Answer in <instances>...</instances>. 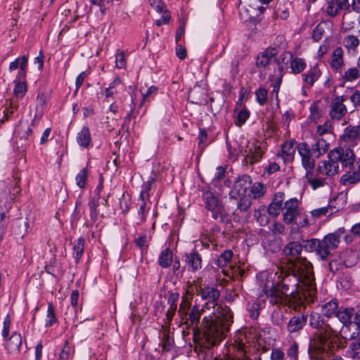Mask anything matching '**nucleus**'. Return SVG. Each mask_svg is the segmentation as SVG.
Segmentation results:
<instances>
[{
	"mask_svg": "<svg viewBox=\"0 0 360 360\" xmlns=\"http://www.w3.org/2000/svg\"><path fill=\"white\" fill-rule=\"evenodd\" d=\"M186 263L191 271H195L202 266V259L200 256L195 252L191 253L186 257Z\"/></svg>",
	"mask_w": 360,
	"mask_h": 360,
	"instance_id": "28",
	"label": "nucleus"
},
{
	"mask_svg": "<svg viewBox=\"0 0 360 360\" xmlns=\"http://www.w3.org/2000/svg\"><path fill=\"white\" fill-rule=\"evenodd\" d=\"M342 77L347 82L356 80L360 77V70L358 67L349 68L345 72Z\"/></svg>",
	"mask_w": 360,
	"mask_h": 360,
	"instance_id": "40",
	"label": "nucleus"
},
{
	"mask_svg": "<svg viewBox=\"0 0 360 360\" xmlns=\"http://www.w3.org/2000/svg\"><path fill=\"white\" fill-rule=\"evenodd\" d=\"M310 115L309 117L311 120L316 121L317 119H319L321 115V112L319 108V103L317 101H314L310 106Z\"/></svg>",
	"mask_w": 360,
	"mask_h": 360,
	"instance_id": "49",
	"label": "nucleus"
},
{
	"mask_svg": "<svg viewBox=\"0 0 360 360\" xmlns=\"http://www.w3.org/2000/svg\"><path fill=\"white\" fill-rule=\"evenodd\" d=\"M286 357L285 360H298L299 345L295 341L291 342L285 349Z\"/></svg>",
	"mask_w": 360,
	"mask_h": 360,
	"instance_id": "30",
	"label": "nucleus"
},
{
	"mask_svg": "<svg viewBox=\"0 0 360 360\" xmlns=\"http://www.w3.org/2000/svg\"><path fill=\"white\" fill-rule=\"evenodd\" d=\"M294 143L292 141L283 143L281 147L282 153L286 156L288 159H292L295 151L293 147Z\"/></svg>",
	"mask_w": 360,
	"mask_h": 360,
	"instance_id": "44",
	"label": "nucleus"
},
{
	"mask_svg": "<svg viewBox=\"0 0 360 360\" xmlns=\"http://www.w3.org/2000/svg\"><path fill=\"white\" fill-rule=\"evenodd\" d=\"M200 295L202 300H207L206 303L214 302L220 297L219 291L212 287H207L200 290Z\"/></svg>",
	"mask_w": 360,
	"mask_h": 360,
	"instance_id": "24",
	"label": "nucleus"
},
{
	"mask_svg": "<svg viewBox=\"0 0 360 360\" xmlns=\"http://www.w3.org/2000/svg\"><path fill=\"white\" fill-rule=\"evenodd\" d=\"M321 75V71L317 66L311 68L307 73L302 75L303 81L309 86H312Z\"/></svg>",
	"mask_w": 360,
	"mask_h": 360,
	"instance_id": "26",
	"label": "nucleus"
},
{
	"mask_svg": "<svg viewBox=\"0 0 360 360\" xmlns=\"http://www.w3.org/2000/svg\"><path fill=\"white\" fill-rule=\"evenodd\" d=\"M173 261V252L171 249H165L159 256V264L162 268L169 267Z\"/></svg>",
	"mask_w": 360,
	"mask_h": 360,
	"instance_id": "29",
	"label": "nucleus"
},
{
	"mask_svg": "<svg viewBox=\"0 0 360 360\" xmlns=\"http://www.w3.org/2000/svg\"><path fill=\"white\" fill-rule=\"evenodd\" d=\"M299 155L301 157V163L307 175H310L311 171H314L315 159L312 157V151L309 145L305 143H300L296 147Z\"/></svg>",
	"mask_w": 360,
	"mask_h": 360,
	"instance_id": "10",
	"label": "nucleus"
},
{
	"mask_svg": "<svg viewBox=\"0 0 360 360\" xmlns=\"http://www.w3.org/2000/svg\"><path fill=\"white\" fill-rule=\"evenodd\" d=\"M72 356L73 352L71 347L68 345V343L66 342L59 354V360H70Z\"/></svg>",
	"mask_w": 360,
	"mask_h": 360,
	"instance_id": "47",
	"label": "nucleus"
},
{
	"mask_svg": "<svg viewBox=\"0 0 360 360\" xmlns=\"http://www.w3.org/2000/svg\"><path fill=\"white\" fill-rule=\"evenodd\" d=\"M252 184L251 177L248 174L239 176L235 181L233 186L230 191L231 198L237 199L238 196L246 195L248 189Z\"/></svg>",
	"mask_w": 360,
	"mask_h": 360,
	"instance_id": "11",
	"label": "nucleus"
},
{
	"mask_svg": "<svg viewBox=\"0 0 360 360\" xmlns=\"http://www.w3.org/2000/svg\"><path fill=\"white\" fill-rule=\"evenodd\" d=\"M11 326V316L7 314L4 321L1 335L5 341V349L9 355L14 356L20 352L22 340L20 333L16 331L13 332L12 335L9 336Z\"/></svg>",
	"mask_w": 360,
	"mask_h": 360,
	"instance_id": "6",
	"label": "nucleus"
},
{
	"mask_svg": "<svg viewBox=\"0 0 360 360\" xmlns=\"http://www.w3.org/2000/svg\"><path fill=\"white\" fill-rule=\"evenodd\" d=\"M193 295L186 290L181 297L178 310L181 323L193 330L195 337L201 339L205 347L219 345L226 337L233 323V313L230 308L223 304H216L214 311L205 316L200 321L201 316L207 307L205 303L200 307L196 303L192 306Z\"/></svg>",
	"mask_w": 360,
	"mask_h": 360,
	"instance_id": "1",
	"label": "nucleus"
},
{
	"mask_svg": "<svg viewBox=\"0 0 360 360\" xmlns=\"http://www.w3.org/2000/svg\"><path fill=\"white\" fill-rule=\"evenodd\" d=\"M233 257V252L226 249L221 255L218 257L217 260V264L220 267H224L227 265L229 262H230L231 258Z\"/></svg>",
	"mask_w": 360,
	"mask_h": 360,
	"instance_id": "41",
	"label": "nucleus"
},
{
	"mask_svg": "<svg viewBox=\"0 0 360 360\" xmlns=\"http://www.w3.org/2000/svg\"><path fill=\"white\" fill-rule=\"evenodd\" d=\"M281 210H283V207L271 202L266 211L269 215L276 217L279 215Z\"/></svg>",
	"mask_w": 360,
	"mask_h": 360,
	"instance_id": "54",
	"label": "nucleus"
},
{
	"mask_svg": "<svg viewBox=\"0 0 360 360\" xmlns=\"http://www.w3.org/2000/svg\"><path fill=\"white\" fill-rule=\"evenodd\" d=\"M88 176V172L87 169H83L77 176L76 181L77 186L81 188H84L86 186V180Z\"/></svg>",
	"mask_w": 360,
	"mask_h": 360,
	"instance_id": "48",
	"label": "nucleus"
},
{
	"mask_svg": "<svg viewBox=\"0 0 360 360\" xmlns=\"http://www.w3.org/2000/svg\"><path fill=\"white\" fill-rule=\"evenodd\" d=\"M359 44V38L353 34L347 35L343 39V45L348 51H355Z\"/></svg>",
	"mask_w": 360,
	"mask_h": 360,
	"instance_id": "33",
	"label": "nucleus"
},
{
	"mask_svg": "<svg viewBox=\"0 0 360 360\" xmlns=\"http://www.w3.org/2000/svg\"><path fill=\"white\" fill-rule=\"evenodd\" d=\"M307 67V64L302 58H295L290 60V68L294 74L302 72Z\"/></svg>",
	"mask_w": 360,
	"mask_h": 360,
	"instance_id": "35",
	"label": "nucleus"
},
{
	"mask_svg": "<svg viewBox=\"0 0 360 360\" xmlns=\"http://www.w3.org/2000/svg\"><path fill=\"white\" fill-rule=\"evenodd\" d=\"M115 63L116 67L118 68H124L126 67L127 61L124 51H121L117 54Z\"/></svg>",
	"mask_w": 360,
	"mask_h": 360,
	"instance_id": "59",
	"label": "nucleus"
},
{
	"mask_svg": "<svg viewBox=\"0 0 360 360\" xmlns=\"http://www.w3.org/2000/svg\"><path fill=\"white\" fill-rule=\"evenodd\" d=\"M342 139L349 143H355L360 140V125H349L344 131Z\"/></svg>",
	"mask_w": 360,
	"mask_h": 360,
	"instance_id": "20",
	"label": "nucleus"
},
{
	"mask_svg": "<svg viewBox=\"0 0 360 360\" xmlns=\"http://www.w3.org/2000/svg\"><path fill=\"white\" fill-rule=\"evenodd\" d=\"M268 91L264 88H259L255 92L257 101L261 105H264L267 101Z\"/></svg>",
	"mask_w": 360,
	"mask_h": 360,
	"instance_id": "46",
	"label": "nucleus"
},
{
	"mask_svg": "<svg viewBox=\"0 0 360 360\" xmlns=\"http://www.w3.org/2000/svg\"><path fill=\"white\" fill-rule=\"evenodd\" d=\"M339 308L338 301L333 299L321 305V312L325 317L331 318L335 316Z\"/></svg>",
	"mask_w": 360,
	"mask_h": 360,
	"instance_id": "23",
	"label": "nucleus"
},
{
	"mask_svg": "<svg viewBox=\"0 0 360 360\" xmlns=\"http://www.w3.org/2000/svg\"><path fill=\"white\" fill-rule=\"evenodd\" d=\"M281 252V262L285 264L287 267L292 272L302 274L304 277L309 279L312 271L309 268V262L300 257L302 249H280Z\"/></svg>",
	"mask_w": 360,
	"mask_h": 360,
	"instance_id": "5",
	"label": "nucleus"
},
{
	"mask_svg": "<svg viewBox=\"0 0 360 360\" xmlns=\"http://www.w3.org/2000/svg\"><path fill=\"white\" fill-rule=\"evenodd\" d=\"M29 56L25 55L22 57L16 58L14 61L11 62L9 65V70L14 71L20 68V71L17 75L19 80L24 79L26 76V70L27 68Z\"/></svg>",
	"mask_w": 360,
	"mask_h": 360,
	"instance_id": "16",
	"label": "nucleus"
},
{
	"mask_svg": "<svg viewBox=\"0 0 360 360\" xmlns=\"http://www.w3.org/2000/svg\"><path fill=\"white\" fill-rule=\"evenodd\" d=\"M289 280L284 279L280 285H273L268 288L266 285L264 292L272 304H285L292 299L307 302H312L316 292L315 283H288Z\"/></svg>",
	"mask_w": 360,
	"mask_h": 360,
	"instance_id": "2",
	"label": "nucleus"
},
{
	"mask_svg": "<svg viewBox=\"0 0 360 360\" xmlns=\"http://www.w3.org/2000/svg\"><path fill=\"white\" fill-rule=\"evenodd\" d=\"M277 55V50L274 48L267 49L260 53L257 58L256 65L259 68H273L275 70L274 75H269V79L271 82V85L274 87L273 91L278 93L283 77L284 66L280 65V62L275 60V56Z\"/></svg>",
	"mask_w": 360,
	"mask_h": 360,
	"instance_id": "4",
	"label": "nucleus"
},
{
	"mask_svg": "<svg viewBox=\"0 0 360 360\" xmlns=\"http://www.w3.org/2000/svg\"><path fill=\"white\" fill-rule=\"evenodd\" d=\"M360 181V171L358 166L352 168L341 176L340 183L344 186L355 184Z\"/></svg>",
	"mask_w": 360,
	"mask_h": 360,
	"instance_id": "19",
	"label": "nucleus"
},
{
	"mask_svg": "<svg viewBox=\"0 0 360 360\" xmlns=\"http://www.w3.org/2000/svg\"><path fill=\"white\" fill-rule=\"evenodd\" d=\"M259 304L257 302H249L247 304V310L252 319H257L259 315Z\"/></svg>",
	"mask_w": 360,
	"mask_h": 360,
	"instance_id": "43",
	"label": "nucleus"
},
{
	"mask_svg": "<svg viewBox=\"0 0 360 360\" xmlns=\"http://www.w3.org/2000/svg\"><path fill=\"white\" fill-rule=\"evenodd\" d=\"M266 212V210L264 207H260L255 211L254 217L261 226H266L269 224V219Z\"/></svg>",
	"mask_w": 360,
	"mask_h": 360,
	"instance_id": "36",
	"label": "nucleus"
},
{
	"mask_svg": "<svg viewBox=\"0 0 360 360\" xmlns=\"http://www.w3.org/2000/svg\"><path fill=\"white\" fill-rule=\"evenodd\" d=\"M266 193L265 186L260 182L255 183L251 187L250 193L254 199H257L262 197Z\"/></svg>",
	"mask_w": 360,
	"mask_h": 360,
	"instance_id": "37",
	"label": "nucleus"
},
{
	"mask_svg": "<svg viewBox=\"0 0 360 360\" xmlns=\"http://www.w3.org/2000/svg\"><path fill=\"white\" fill-rule=\"evenodd\" d=\"M293 275L287 276L284 279L289 280L288 283H314L313 275L311 274L309 279L304 277L302 274H299L297 272H293Z\"/></svg>",
	"mask_w": 360,
	"mask_h": 360,
	"instance_id": "31",
	"label": "nucleus"
},
{
	"mask_svg": "<svg viewBox=\"0 0 360 360\" xmlns=\"http://www.w3.org/2000/svg\"><path fill=\"white\" fill-rule=\"evenodd\" d=\"M158 89L154 86H151L149 89H147L146 92H143L142 89L141 91L142 93V101L141 102V105H143V103L147 101L148 98L152 95L155 94L157 93Z\"/></svg>",
	"mask_w": 360,
	"mask_h": 360,
	"instance_id": "62",
	"label": "nucleus"
},
{
	"mask_svg": "<svg viewBox=\"0 0 360 360\" xmlns=\"http://www.w3.org/2000/svg\"><path fill=\"white\" fill-rule=\"evenodd\" d=\"M330 65L332 69L338 71L344 65V52L341 47H337L331 55Z\"/></svg>",
	"mask_w": 360,
	"mask_h": 360,
	"instance_id": "21",
	"label": "nucleus"
},
{
	"mask_svg": "<svg viewBox=\"0 0 360 360\" xmlns=\"http://www.w3.org/2000/svg\"><path fill=\"white\" fill-rule=\"evenodd\" d=\"M98 205V201L92 198L89 202V207L90 208L91 218L92 220L96 221L98 217L97 207Z\"/></svg>",
	"mask_w": 360,
	"mask_h": 360,
	"instance_id": "53",
	"label": "nucleus"
},
{
	"mask_svg": "<svg viewBox=\"0 0 360 360\" xmlns=\"http://www.w3.org/2000/svg\"><path fill=\"white\" fill-rule=\"evenodd\" d=\"M345 101L342 96H335L332 98L330 117L333 120H340L347 114V109L344 103Z\"/></svg>",
	"mask_w": 360,
	"mask_h": 360,
	"instance_id": "12",
	"label": "nucleus"
},
{
	"mask_svg": "<svg viewBox=\"0 0 360 360\" xmlns=\"http://www.w3.org/2000/svg\"><path fill=\"white\" fill-rule=\"evenodd\" d=\"M179 299V292H169L167 303L169 305V308L176 309L177 302Z\"/></svg>",
	"mask_w": 360,
	"mask_h": 360,
	"instance_id": "55",
	"label": "nucleus"
},
{
	"mask_svg": "<svg viewBox=\"0 0 360 360\" xmlns=\"http://www.w3.org/2000/svg\"><path fill=\"white\" fill-rule=\"evenodd\" d=\"M29 223L25 219H18L14 226V232L22 238L27 233Z\"/></svg>",
	"mask_w": 360,
	"mask_h": 360,
	"instance_id": "34",
	"label": "nucleus"
},
{
	"mask_svg": "<svg viewBox=\"0 0 360 360\" xmlns=\"http://www.w3.org/2000/svg\"><path fill=\"white\" fill-rule=\"evenodd\" d=\"M323 328L320 331H316L314 335L321 346L330 348L338 338L340 324L336 321V324L330 323Z\"/></svg>",
	"mask_w": 360,
	"mask_h": 360,
	"instance_id": "8",
	"label": "nucleus"
},
{
	"mask_svg": "<svg viewBox=\"0 0 360 360\" xmlns=\"http://www.w3.org/2000/svg\"><path fill=\"white\" fill-rule=\"evenodd\" d=\"M314 171H311L310 175L305 174V178L307 179L309 184L313 189H316L322 187L325 184V179L321 177H313Z\"/></svg>",
	"mask_w": 360,
	"mask_h": 360,
	"instance_id": "39",
	"label": "nucleus"
},
{
	"mask_svg": "<svg viewBox=\"0 0 360 360\" xmlns=\"http://www.w3.org/2000/svg\"><path fill=\"white\" fill-rule=\"evenodd\" d=\"M325 32L324 27L321 23L318 24L312 33V38L315 41H319L321 39L323 34Z\"/></svg>",
	"mask_w": 360,
	"mask_h": 360,
	"instance_id": "51",
	"label": "nucleus"
},
{
	"mask_svg": "<svg viewBox=\"0 0 360 360\" xmlns=\"http://www.w3.org/2000/svg\"><path fill=\"white\" fill-rule=\"evenodd\" d=\"M300 201L293 198L286 200L283 207V221L286 224H291L300 214Z\"/></svg>",
	"mask_w": 360,
	"mask_h": 360,
	"instance_id": "13",
	"label": "nucleus"
},
{
	"mask_svg": "<svg viewBox=\"0 0 360 360\" xmlns=\"http://www.w3.org/2000/svg\"><path fill=\"white\" fill-rule=\"evenodd\" d=\"M354 314V309L352 307L339 308L335 317L338 319L343 326H349L352 324V318Z\"/></svg>",
	"mask_w": 360,
	"mask_h": 360,
	"instance_id": "18",
	"label": "nucleus"
},
{
	"mask_svg": "<svg viewBox=\"0 0 360 360\" xmlns=\"http://www.w3.org/2000/svg\"><path fill=\"white\" fill-rule=\"evenodd\" d=\"M335 207H333L329 205L328 207H323L318 209H315L311 211L312 216H314L316 218H319L321 216L326 215L329 212L330 214H333L335 211Z\"/></svg>",
	"mask_w": 360,
	"mask_h": 360,
	"instance_id": "45",
	"label": "nucleus"
},
{
	"mask_svg": "<svg viewBox=\"0 0 360 360\" xmlns=\"http://www.w3.org/2000/svg\"><path fill=\"white\" fill-rule=\"evenodd\" d=\"M328 149L329 144L323 138L318 139L316 142L310 148L317 158L326 153Z\"/></svg>",
	"mask_w": 360,
	"mask_h": 360,
	"instance_id": "25",
	"label": "nucleus"
},
{
	"mask_svg": "<svg viewBox=\"0 0 360 360\" xmlns=\"http://www.w3.org/2000/svg\"><path fill=\"white\" fill-rule=\"evenodd\" d=\"M340 11V8H339V7H338V5L336 4H335L334 0L331 1L329 3V4L326 8V12H327L328 15L331 17L336 16L338 14Z\"/></svg>",
	"mask_w": 360,
	"mask_h": 360,
	"instance_id": "57",
	"label": "nucleus"
},
{
	"mask_svg": "<svg viewBox=\"0 0 360 360\" xmlns=\"http://www.w3.org/2000/svg\"><path fill=\"white\" fill-rule=\"evenodd\" d=\"M236 200H238L237 202V210H240V212L248 211L252 204L250 196L247 195L238 196Z\"/></svg>",
	"mask_w": 360,
	"mask_h": 360,
	"instance_id": "38",
	"label": "nucleus"
},
{
	"mask_svg": "<svg viewBox=\"0 0 360 360\" xmlns=\"http://www.w3.org/2000/svg\"><path fill=\"white\" fill-rule=\"evenodd\" d=\"M244 162L245 164L253 165L259 161L263 155V150L260 146H254L250 147L248 150H245Z\"/></svg>",
	"mask_w": 360,
	"mask_h": 360,
	"instance_id": "17",
	"label": "nucleus"
},
{
	"mask_svg": "<svg viewBox=\"0 0 360 360\" xmlns=\"http://www.w3.org/2000/svg\"><path fill=\"white\" fill-rule=\"evenodd\" d=\"M328 158L335 164L340 162L343 167H347L354 165L355 155L350 148H336L328 153Z\"/></svg>",
	"mask_w": 360,
	"mask_h": 360,
	"instance_id": "9",
	"label": "nucleus"
},
{
	"mask_svg": "<svg viewBox=\"0 0 360 360\" xmlns=\"http://www.w3.org/2000/svg\"><path fill=\"white\" fill-rule=\"evenodd\" d=\"M27 92V85L25 82H18L15 84L14 94L16 97L22 98Z\"/></svg>",
	"mask_w": 360,
	"mask_h": 360,
	"instance_id": "50",
	"label": "nucleus"
},
{
	"mask_svg": "<svg viewBox=\"0 0 360 360\" xmlns=\"http://www.w3.org/2000/svg\"><path fill=\"white\" fill-rule=\"evenodd\" d=\"M330 323L328 321L325 320L323 316L319 313L311 312L309 315V324L312 328L316 329V331H320L324 328L323 327Z\"/></svg>",
	"mask_w": 360,
	"mask_h": 360,
	"instance_id": "22",
	"label": "nucleus"
},
{
	"mask_svg": "<svg viewBox=\"0 0 360 360\" xmlns=\"http://www.w3.org/2000/svg\"><path fill=\"white\" fill-rule=\"evenodd\" d=\"M150 5L158 13H162L165 11V4L161 0H150Z\"/></svg>",
	"mask_w": 360,
	"mask_h": 360,
	"instance_id": "58",
	"label": "nucleus"
},
{
	"mask_svg": "<svg viewBox=\"0 0 360 360\" xmlns=\"http://www.w3.org/2000/svg\"><path fill=\"white\" fill-rule=\"evenodd\" d=\"M270 358L271 360H285V353L280 348L273 349Z\"/></svg>",
	"mask_w": 360,
	"mask_h": 360,
	"instance_id": "60",
	"label": "nucleus"
},
{
	"mask_svg": "<svg viewBox=\"0 0 360 360\" xmlns=\"http://www.w3.org/2000/svg\"><path fill=\"white\" fill-rule=\"evenodd\" d=\"M149 200V194H146L145 193H141L139 196V200L141 202L139 203L140 207L138 212V215L139 217V220L141 223H143L146 220V216L148 213L149 207L147 208V202L146 200Z\"/></svg>",
	"mask_w": 360,
	"mask_h": 360,
	"instance_id": "27",
	"label": "nucleus"
},
{
	"mask_svg": "<svg viewBox=\"0 0 360 360\" xmlns=\"http://www.w3.org/2000/svg\"><path fill=\"white\" fill-rule=\"evenodd\" d=\"M77 139L78 143L81 146L87 148L91 143V134L89 128L86 127H83L78 134Z\"/></svg>",
	"mask_w": 360,
	"mask_h": 360,
	"instance_id": "32",
	"label": "nucleus"
},
{
	"mask_svg": "<svg viewBox=\"0 0 360 360\" xmlns=\"http://www.w3.org/2000/svg\"><path fill=\"white\" fill-rule=\"evenodd\" d=\"M250 115L247 110H242L238 114V125H241L245 122Z\"/></svg>",
	"mask_w": 360,
	"mask_h": 360,
	"instance_id": "63",
	"label": "nucleus"
},
{
	"mask_svg": "<svg viewBox=\"0 0 360 360\" xmlns=\"http://www.w3.org/2000/svg\"><path fill=\"white\" fill-rule=\"evenodd\" d=\"M307 322V315L298 314L292 316L287 323L286 328L290 334H298L304 328Z\"/></svg>",
	"mask_w": 360,
	"mask_h": 360,
	"instance_id": "14",
	"label": "nucleus"
},
{
	"mask_svg": "<svg viewBox=\"0 0 360 360\" xmlns=\"http://www.w3.org/2000/svg\"><path fill=\"white\" fill-rule=\"evenodd\" d=\"M46 318V327H51L57 321L55 308L52 303H49L48 305Z\"/></svg>",
	"mask_w": 360,
	"mask_h": 360,
	"instance_id": "42",
	"label": "nucleus"
},
{
	"mask_svg": "<svg viewBox=\"0 0 360 360\" xmlns=\"http://www.w3.org/2000/svg\"><path fill=\"white\" fill-rule=\"evenodd\" d=\"M331 124L329 122H326L323 124L317 127L316 133L319 136H323L331 131Z\"/></svg>",
	"mask_w": 360,
	"mask_h": 360,
	"instance_id": "61",
	"label": "nucleus"
},
{
	"mask_svg": "<svg viewBox=\"0 0 360 360\" xmlns=\"http://www.w3.org/2000/svg\"><path fill=\"white\" fill-rule=\"evenodd\" d=\"M17 105H13V103H10L8 108H6L4 111V117L1 119L0 123L3 124L6 121L8 120L9 117L13 114L14 111L17 109Z\"/></svg>",
	"mask_w": 360,
	"mask_h": 360,
	"instance_id": "56",
	"label": "nucleus"
},
{
	"mask_svg": "<svg viewBox=\"0 0 360 360\" xmlns=\"http://www.w3.org/2000/svg\"><path fill=\"white\" fill-rule=\"evenodd\" d=\"M149 239L146 235L143 234L141 236H139L134 239L135 245L139 248H143V247H148L149 246Z\"/></svg>",
	"mask_w": 360,
	"mask_h": 360,
	"instance_id": "52",
	"label": "nucleus"
},
{
	"mask_svg": "<svg viewBox=\"0 0 360 360\" xmlns=\"http://www.w3.org/2000/svg\"><path fill=\"white\" fill-rule=\"evenodd\" d=\"M353 240L352 235L347 234L344 229H338L333 233H330L324 237L322 243L317 239L292 242L291 248H338L339 245H349Z\"/></svg>",
	"mask_w": 360,
	"mask_h": 360,
	"instance_id": "3",
	"label": "nucleus"
},
{
	"mask_svg": "<svg viewBox=\"0 0 360 360\" xmlns=\"http://www.w3.org/2000/svg\"><path fill=\"white\" fill-rule=\"evenodd\" d=\"M339 165L335 164L331 159L319 162L316 168L317 176H333L338 174Z\"/></svg>",
	"mask_w": 360,
	"mask_h": 360,
	"instance_id": "15",
	"label": "nucleus"
},
{
	"mask_svg": "<svg viewBox=\"0 0 360 360\" xmlns=\"http://www.w3.org/2000/svg\"><path fill=\"white\" fill-rule=\"evenodd\" d=\"M203 200L207 210L212 212L213 219L219 222L224 223L227 221L223 205L219 201L218 198L211 191H207L203 193Z\"/></svg>",
	"mask_w": 360,
	"mask_h": 360,
	"instance_id": "7",
	"label": "nucleus"
},
{
	"mask_svg": "<svg viewBox=\"0 0 360 360\" xmlns=\"http://www.w3.org/2000/svg\"><path fill=\"white\" fill-rule=\"evenodd\" d=\"M120 206L122 212L124 214H127L130 209V200L129 199H127L124 195L120 201Z\"/></svg>",
	"mask_w": 360,
	"mask_h": 360,
	"instance_id": "64",
	"label": "nucleus"
}]
</instances>
